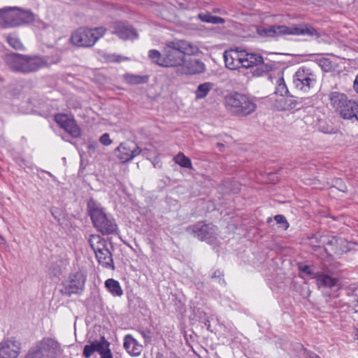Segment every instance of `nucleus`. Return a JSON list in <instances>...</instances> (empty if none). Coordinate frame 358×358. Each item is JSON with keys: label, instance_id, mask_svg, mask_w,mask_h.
<instances>
[{"label": "nucleus", "instance_id": "nucleus-45", "mask_svg": "<svg viewBox=\"0 0 358 358\" xmlns=\"http://www.w3.org/2000/svg\"><path fill=\"white\" fill-rule=\"evenodd\" d=\"M308 357L309 358H320L318 355H317L315 353H313V352H308Z\"/></svg>", "mask_w": 358, "mask_h": 358}, {"label": "nucleus", "instance_id": "nucleus-40", "mask_svg": "<svg viewBox=\"0 0 358 358\" xmlns=\"http://www.w3.org/2000/svg\"><path fill=\"white\" fill-rule=\"evenodd\" d=\"M223 276H224V274H223L222 271H221L220 270H217L214 272V273L212 276V278L215 279V280H217V282L219 283H221V282H222V283H224V280L222 278Z\"/></svg>", "mask_w": 358, "mask_h": 358}, {"label": "nucleus", "instance_id": "nucleus-4", "mask_svg": "<svg viewBox=\"0 0 358 358\" xmlns=\"http://www.w3.org/2000/svg\"><path fill=\"white\" fill-rule=\"evenodd\" d=\"M224 106L233 115L246 117L254 113L257 108L255 101L246 94L231 92L224 96Z\"/></svg>", "mask_w": 358, "mask_h": 358}, {"label": "nucleus", "instance_id": "nucleus-28", "mask_svg": "<svg viewBox=\"0 0 358 358\" xmlns=\"http://www.w3.org/2000/svg\"><path fill=\"white\" fill-rule=\"evenodd\" d=\"M278 101L282 103L280 106V110H282L294 108L298 104L296 99L292 96H285L283 97H280Z\"/></svg>", "mask_w": 358, "mask_h": 358}, {"label": "nucleus", "instance_id": "nucleus-5", "mask_svg": "<svg viewBox=\"0 0 358 358\" xmlns=\"http://www.w3.org/2000/svg\"><path fill=\"white\" fill-rule=\"evenodd\" d=\"M257 33L261 36L267 37H278L285 35H302L317 38L320 36V34L315 28L307 24L295 25L292 27L273 25L267 28L258 29Z\"/></svg>", "mask_w": 358, "mask_h": 358}, {"label": "nucleus", "instance_id": "nucleus-33", "mask_svg": "<svg viewBox=\"0 0 358 358\" xmlns=\"http://www.w3.org/2000/svg\"><path fill=\"white\" fill-rule=\"evenodd\" d=\"M8 44L16 50H24V47L19 38L15 34H9L6 37Z\"/></svg>", "mask_w": 358, "mask_h": 358}, {"label": "nucleus", "instance_id": "nucleus-3", "mask_svg": "<svg viewBox=\"0 0 358 358\" xmlns=\"http://www.w3.org/2000/svg\"><path fill=\"white\" fill-rule=\"evenodd\" d=\"M226 67L231 70L239 69L241 67L248 69L262 62L259 54L248 52L245 50H231L224 52Z\"/></svg>", "mask_w": 358, "mask_h": 358}, {"label": "nucleus", "instance_id": "nucleus-11", "mask_svg": "<svg viewBox=\"0 0 358 358\" xmlns=\"http://www.w3.org/2000/svg\"><path fill=\"white\" fill-rule=\"evenodd\" d=\"M186 231L201 241H207L214 236L216 229L212 224H207L203 222H197L187 227Z\"/></svg>", "mask_w": 358, "mask_h": 358}, {"label": "nucleus", "instance_id": "nucleus-47", "mask_svg": "<svg viewBox=\"0 0 358 358\" xmlns=\"http://www.w3.org/2000/svg\"><path fill=\"white\" fill-rule=\"evenodd\" d=\"M339 190L343 192H346L348 189L345 185H341V187H339Z\"/></svg>", "mask_w": 358, "mask_h": 358}, {"label": "nucleus", "instance_id": "nucleus-49", "mask_svg": "<svg viewBox=\"0 0 358 358\" xmlns=\"http://www.w3.org/2000/svg\"><path fill=\"white\" fill-rule=\"evenodd\" d=\"M339 182H341V180L337 181V182H336V184H337V185H338V183H339Z\"/></svg>", "mask_w": 358, "mask_h": 358}, {"label": "nucleus", "instance_id": "nucleus-22", "mask_svg": "<svg viewBox=\"0 0 358 358\" xmlns=\"http://www.w3.org/2000/svg\"><path fill=\"white\" fill-rule=\"evenodd\" d=\"M342 118L358 121V101L353 100L349 101L346 109L343 113Z\"/></svg>", "mask_w": 358, "mask_h": 358}, {"label": "nucleus", "instance_id": "nucleus-43", "mask_svg": "<svg viewBox=\"0 0 358 358\" xmlns=\"http://www.w3.org/2000/svg\"><path fill=\"white\" fill-rule=\"evenodd\" d=\"M353 87H354V90H355V92L358 93V75L357 76V77L354 81Z\"/></svg>", "mask_w": 358, "mask_h": 358}, {"label": "nucleus", "instance_id": "nucleus-38", "mask_svg": "<svg viewBox=\"0 0 358 358\" xmlns=\"http://www.w3.org/2000/svg\"><path fill=\"white\" fill-rule=\"evenodd\" d=\"M341 241H342V240L340 238H337L336 237H332L328 241L327 244V245L331 247L332 251H334L335 252H336L337 248H336V245H338L339 243V242H341Z\"/></svg>", "mask_w": 358, "mask_h": 358}, {"label": "nucleus", "instance_id": "nucleus-26", "mask_svg": "<svg viewBox=\"0 0 358 358\" xmlns=\"http://www.w3.org/2000/svg\"><path fill=\"white\" fill-rule=\"evenodd\" d=\"M104 346L99 342H94L91 345H86L84 347L83 355L85 358H90L95 352H99L100 354L103 353Z\"/></svg>", "mask_w": 358, "mask_h": 358}, {"label": "nucleus", "instance_id": "nucleus-14", "mask_svg": "<svg viewBox=\"0 0 358 358\" xmlns=\"http://www.w3.org/2000/svg\"><path fill=\"white\" fill-rule=\"evenodd\" d=\"M55 120L71 136L74 138L80 136V129L74 120L69 118L65 114H57L55 116Z\"/></svg>", "mask_w": 358, "mask_h": 358}, {"label": "nucleus", "instance_id": "nucleus-31", "mask_svg": "<svg viewBox=\"0 0 358 358\" xmlns=\"http://www.w3.org/2000/svg\"><path fill=\"white\" fill-rule=\"evenodd\" d=\"M174 162L183 168L192 169V164L190 159L186 157L182 152H179L173 158Z\"/></svg>", "mask_w": 358, "mask_h": 358}, {"label": "nucleus", "instance_id": "nucleus-20", "mask_svg": "<svg viewBox=\"0 0 358 358\" xmlns=\"http://www.w3.org/2000/svg\"><path fill=\"white\" fill-rule=\"evenodd\" d=\"M124 348L131 356H138L142 351V345L138 344L131 335H127L124 340Z\"/></svg>", "mask_w": 358, "mask_h": 358}, {"label": "nucleus", "instance_id": "nucleus-8", "mask_svg": "<svg viewBox=\"0 0 358 358\" xmlns=\"http://www.w3.org/2000/svg\"><path fill=\"white\" fill-rule=\"evenodd\" d=\"M293 85L299 91L308 93L317 83V75L308 67H300L293 76Z\"/></svg>", "mask_w": 358, "mask_h": 358}, {"label": "nucleus", "instance_id": "nucleus-10", "mask_svg": "<svg viewBox=\"0 0 358 358\" xmlns=\"http://www.w3.org/2000/svg\"><path fill=\"white\" fill-rule=\"evenodd\" d=\"M117 157L122 163H126L140 155L141 149L134 142L127 141L120 144L115 149Z\"/></svg>", "mask_w": 358, "mask_h": 358}, {"label": "nucleus", "instance_id": "nucleus-32", "mask_svg": "<svg viewBox=\"0 0 358 358\" xmlns=\"http://www.w3.org/2000/svg\"><path fill=\"white\" fill-rule=\"evenodd\" d=\"M198 17L202 22L208 23L223 24L224 22V20L223 18L217 16H213L210 13H199Z\"/></svg>", "mask_w": 358, "mask_h": 358}, {"label": "nucleus", "instance_id": "nucleus-9", "mask_svg": "<svg viewBox=\"0 0 358 358\" xmlns=\"http://www.w3.org/2000/svg\"><path fill=\"white\" fill-rule=\"evenodd\" d=\"M86 276L82 272H76L69 276L63 283L62 292L64 295L70 296L73 294H80L85 287Z\"/></svg>", "mask_w": 358, "mask_h": 358}, {"label": "nucleus", "instance_id": "nucleus-25", "mask_svg": "<svg viewBox=\"0 0 358 358\" xmlns=\"http://www.w3.org/2000/svg\"><path fill=\"white\" fill-rule=\"evenodd\" d=\"M105 286L113 296H121L123 294V291L119 282L114 279L110 278L106 280L105 281Z\"/></svg>", "mask_w": 358, "mask_h": 358}, {"label": "nucleus", "instance_id": "nucleus-35", "mask_svg": "<svg viewBox=\"0 0 358 358\" xmlns=\"http://www.w3.org/2000/svg\"><path fill=\"white\" fill-rule=\"evenodd\" d=\"M319 66L325 72H329L334 69V65L328 58H322L319 59Z\"/></svg>", "mask_w": 358, "mask_h": 358}, {"label": "nucleus", "instance_id": "nucleus-34", "mask_svg": "<svg viewBox=\"0 0 358 358\" xmlns=\"http://www.w3.org/2000/svg\"><path fill=\"white\" fill-rule=\"evenodd\" d=\"M149 58L155 64L162 66L163 61L164 60V50L160 53L157 50H150L148 53Z\"/></svg>", "mask_w": 358, "mask_h": 358}, {"label": "nucleus", "instance_id": "nucleus-48", "mask_svg": "<svg viewBox=\"0 0 358 358\" xmlns=\"http://www.w3.org/2000/svg\"><path fill=\"white\" fill-rule=\"evenodd\" d=\"M355 313H358V308L355 310Z\"/></svg>", "mask_w": 358, "mask_h": 358}, {"label": "nucleus", "instance_id": "nucleus-2", "mask_svg": "<svg viewBox=\"0 0 358 358\" xmlns=\"http://www.w3.org/2000/svg\"><path fill=\"white\" fill-rule=\"evenodd\" d=\"M87 210L94 227L102 235L113 234L117 231L115 219L99 203L91 199L87 203Z\"/></svg>", "mask_w": 358, "mask_h": 358}, {"label": "nucleus", "instance_id": "nucleus-46", "mask_svg": "<svg viewBox=\"0 0 358 358\" xmlns=\"http://www.w3.org/2000/svg\"><path fill=\"white\" fill-rule=\"evenodd\" d=\"M150 334V332H142V335L143 336L144 338L145 339H150L151 336L149 335Z\"/></svg>", "mask_w": 358, "mask_h": 358}, {"label": "nucleus", "instance_id": "nucleus-19", "mask_svg": "<svg viewBox=\"0 0 358 358\" xmlns=\"http://www.w3.org/2000/svg\"><path fill=\"white\" fill-rule=\"evenodd\" d=\"M184 69L187 74H201L206 71V65L200 59H191L185 63Z\"/></svg>", "mask_w": 358, "mask_h": 358}, {"label": "nucleus", "instance_id": "nucleus-23", "mask_svg": "<svg viewBox=\"0 0 358 358\" xmlns=\"http://www.w3.org/2000/svg\"><path fill=\"white\" fill-rule=\"evenodd\" d=\"M88 242L94 253L108 248L105 239L97 234L90 235Z\"/></svg>", "mask_w": 358, "mask_h": 358}, {"label": "nucleus", "instance_id": "nucleus-37", "mask_svg": "<svg viewBox=\"0 0 358 358\" xmlns=\"http://www.w3.org/2000/svg\"><path fill=\"white\" fill-rule=\"evenodd\" d=\"M274 220L276 221V222L278 224H281L282 226V228L286 229L288 228L289 227V224L288 222H287V220L286 218L285 217V216L282 215H277L274 217Z\"/></svg>", "mask_w": 358, "mask_h": 358}, {"label": "nucleus", "instance_id": "nucleus-41", "mask_svg": "<svg viewBox=\"0 0 358 358\" xmlns=\"http://www.w3.org/2000/svg\"><path fill=\"white\" fill-rule=\"evenodd\" d=\"M300 270L302 272L306 273L307 275H315V273L311 271V269H310L309 266L304 265L303 266H300Z\"/></svg>", "mask_w": 358, "mask_h": 358}, {"label": "nucleus", "instance_id": "nucleus-16", "mask_svg": "<svg viewBox=\"0 0 358 358\" xmlns=\"http://www.w3.org/2000/svg\"><path fill=\"white\" fill-rule=\"evenodd\" d=\"M111 33L116 34L123 40L134 39L137 37L136 30L131 26L122 22H115L111 27Z\"/></svg>", "mask_w": 358, "mask_h": 358}, {"label": "nucleus", "instance_id": "nucleus-13", "mask_svg": "<svg viewBox=\"0 0 358 358\" xmlns=\"http://www.w3.org/2000/svg\"><path fill=\"white\" fill-rule=\"evenodd\" d=\"M36 347H37L47 358H57V355L61 352L59 343L51 338H44Z\"/></svg>", "mask_w": 358, "mask_h": 358}, {"label": "nucleus", "instance_id": "nucleus-29", "mask_svg": "<svg viewBox=\"0 0 358 358\" xmlns=\"http://www.w3.org/2000/svg\"><path fill=\"white\" fill-rule=\"evenodd\" d=\"M315 277L317 278V284L320 286L331 288L336 286L338 282L336 278H331L327 275H318Z\"/></svg>", "mask_w": 358, "mask_h": 358}, {"label": "nucleus", "instance_id": "nucleus-36", "mask_svg": "<svg viewBox=\"0 0 358 358\" xmlns=\"http://www.w3.org/2000/svg\"><path fill=\"white\" fill-rule=\"evenodd\" d=\"M275 93L279 94L281 97L286 96L289 91L283 78H280L278 80V85L276 87Z\"/></svg>", "mask_w": 358, "mask_h": 358}, {"label": "nucleus", "instance_id": "nucleus-24", "mask_svg": "<svg viewBox=\"0 0 358 358\" xmlns=\"http://www.w3.org/2000/svg\"><path fill=\"white\" fill-rule=\"evenodd\" d=\"M213 87L214 84L210 82H206L199 85L195 91L196 99H204Z\"/></svg>", "mask_w": 358, "mask_h": 358}, {"label": "nucleus", "instance_id": "nucleus-50", "mask_svg": "<svg viewBox=\"0 0 358 358\" xmlns=\"http://www.w3.org/2000/svg\"><path fill=\"white\" fill-rule=\"evenodd\" d=\"M0 239H3L1 236H0Z\"/></svg>", "mask_w": 358, "mask_h": 358}, {"label": "nucleus", "instance_id": "nucleus-44", "mask_svg": "<svg viewBox=\"0 0 358 358\" xmlns=\"http://www.w3.org/2000/svg\"><path fill=\"white\" fill-rule=\"evenodd\" d=\"M216 146L218 148L220 152H223L224 150V145L222 143H217Z\"/></svg>", "mask_w": 358, "mask_h": 358}, {"label": "nucleus", "instance_id": "nucleus-39", "mask_svg": "<svg viewBox=\"0 0 358 358\" xmlns=\"http://www.w3.org/2000/svg\"><path fill=\"white\" fill-rule=\"evenodd\" d=\"M99 141L103 145H109L112 143V141L110 140L108 133L102 134L99 138Z\"/></svg>", "mask_w": 358, "mask_h": 358}, {"label": "nucleus", "instance_id": "nucleus-30", "mask_svg": "<svg viewBox=\"0 0 358 358\" xmlns=\"http://www.w3.org/2000/svg\"><path fill=\"white\" fill-rule=\"evenodd\" d=\"M124 79L129 84L138 85L141 83H146L148 81V76L126 74L124 76Z\"/></svg>", "mask_w": 358, "mask_h": 358}, {"label": "nucleus", "instance_id": "nucleus-12", "mask_svg": "<svg viewBox=\"0 0 358 358\" xmlns=\"http://www.w3.org/2000/svg\"><path fill=\"white\" fill-rule=\"evenodd\" d=\"M21 351V343L15 338L0 343V358H17Z\"/></svg>", "mask_w": 358, "mask_h": 358}, {"label": "nucleus", "instance_id": "nucleus-17", "mask_svg": "<svg viewBox=\"0 0 358 358\" xmlns=\"http://www.w3.org/2000/svg\"><path fill=\"white\" fill-rule=\"evenodd\" d=\"M47 65V62L42 57L38 56L30 57L25 55L22 73H28L38 71Z\"/></svg>", "mask_w": 358, "mask_h": 358}, {"label": "nucleus", "instance_id": "nucleus-6", "mask_svg": "<svg viewBox=\"0 0 358 358\" xmlns=\"http://www.w3.org/2000/svg\"><path fill=\"white\" fill-rule=\"evenodd\" d=\"M106 31V29L103 27L94 29L80 27L72 33L71 41L78 47L90 48L103 36Z\"/></svg>", "mask_w": 358, "mask_h": 358}, {"label": "nucleus", "instance_id": "nucleus-42", "mask_svg": "<svg viewBox=\"0 0 358 358\" xmlns=\"http://www.w3.org/2000/svg\"><path fill=\"white\" fill-rule=\"evenodd\" d=\"M101 355V358H113L112 355L109 350H106L104 349V350L103 351V353Z\"/></svg>", "mask_w": 358, "mask_h": 358}, {"label": "nucleus", "instance_id": "nucleus-15", "mask_svg": "<svg viewBox=\"0 0 358 358\" xmlns=\"http://www.w3.org/2000/svg\"><path fill=\"white\" fill-rule=\"evenodd\" d=\"M329 101L331 106L334 108L335 111L342 117L343 113L346 109L350 99H348V96L344 93L331 92L329 94Z\"/></svg>", "mask_w": 358, "mask_h": 358}, {"label": "nucleus", "instance_id": "nucleus-18", "mask_svg": "<svg viewBox=\"0 0 358 358\" xmlns=\"http://www.w3.org/2000/svg\"><path fill=\"white\" fill-rule=\"evenodd\" d=\"M24 56L18 53H10L6 55L5 61L13 71L22 73Z\"/></svg>", "mask_w": 358, "mask_h": 358}, {"label": "nucleus", "instance_id": "nucleus-1", "mask_svg": "<svg viewBox=\"0 0 358 358\" xmlns=\"http://www.w3.org/2000/svg\"><path fill=\"white\" fill-rule=\"evenodd\" d=\"M199 48L184 40L168 41L164 48V60L162 66L174 67L185 63V55H196Z\"/></svg>", "mask_w": 358, "mask_h": 358}, {"label": "nucleus", "instance_id": "nucleus-21", "mask_svg": "<svg viewBox=\"0 0 358 358\" xmlns=\"http://www.w3.org/2000/svg\"><path fill=\"white\" fill-rule=\"evenodd\" d=\"M94 254L99 264H101L105 268H114L112 253L108 248H104Z\"/></svg>", "mask_w": 358, "mask_h": 358}, {"label": "nucleus", "instance_id": "nucleus-7", "mask_svg": "<svg viewBox=\"0 0 358 358\" xmlns=\"http://www.w3.org/2000/svg\"><path fill=\"white\" fill-rule=\"evenodd\" d=\"M0 19L10 27L31 23L35 17L30 10H22L18 7H6L0 9Z\"/></svg>", "mask_w": 358, "mask_h": 358}, {"label": "nucleus", "instance_id": "nucleus-27", "mask_svg": "<svg viewBox=\"0 0 358 358\" xmlns=\"http://www.w3.org/2000/svg\"><path fill=\"white\" fill-rule=\"evenodd\" d=\"M255 66L256 68L252 71H251L252 76L255 77L262 76L264 74L267 73L273 70V66L271 64H265L263 59L262 62L257 64L253 65V66Z\"/></svg>", "mask_w": 358, "mask_h": 358}]
</instances>
